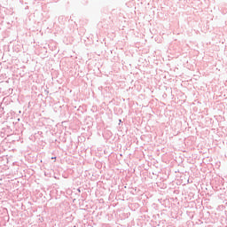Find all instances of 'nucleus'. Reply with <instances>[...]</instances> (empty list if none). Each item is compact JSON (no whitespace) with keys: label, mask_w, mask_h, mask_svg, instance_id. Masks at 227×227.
<instances>
[{"label":"nucleus","mask_w":227,"mask_h":227,"mask_svg":"<svg viewBox=\"0 0 227 227\" xmlns=\"http://www.w3.org/2000/svg\"><path fill=\"white\" fill-rule=\"evenodd\" d=\"M51 159H53L54 160H56V157H52Z\"/></svg>","instance_id":"obj_1"}]
</instances>
